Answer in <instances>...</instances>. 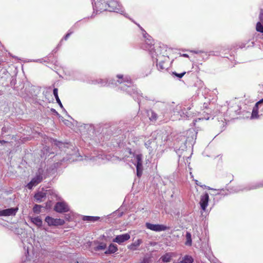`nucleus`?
<instances>
[{"label":"nucleus","instance_id":"nucleus-24","mask_svg":"<svg viewBox=\"0 0 263 263\" xmlns=\"http://www.w3.org/2000/svg\"><path fill=\"white\" fill-rule=\"evenodd\" d=\"M186 242L185 244L187 246H191L192 245V238L191 234L189 232H186Z\"/></svg>","mask_w":263,"mask_h":263},{"label":"nucleus","instance_id":"nucleus-12","mask_svg":"<svg viewBox=\"0 0 263 263\" xmlns=\"http://www.w3.org/2000/svg\"><path fill=\"white\" fill-rule=\"evenodd\" d=\"M261 187H263V181L252 183V184H250L249 186L245 188L244 190L249 191L251 190H255Z\"/></svg>","mask_w":263,"mask_h":263},{"label":"nucleus","instance_id":"nucleus-1","mask_svg":"<svg viewBox=\"0 0 263 263\" xmlns=\"http://www.w3.org/2000/svg\"><path fill=\"white\" fill-rule=\"evenodd\" d=\"M56 171L55 165H49V167L46 168V174H44L41 168L39 170V175H37L33 178L31 181L27 184V186L29 189H31L34 186L36 185L43 180V177L45 178L47 176L54 174Z\"/></svg>","mask_w":263,"mask_h":263},{"label":"nucleus","instance_id":"nucleus-11","mask_svg":"<svg viewBox=\"0 0 263 263\" xmlns=\"http://www.w3.org/2000/svg\"><path fill=\"white\" fill-rule=\"evenodd\" d=\"M195 183L196 184H197V185H199L201 187H205V188H207L209 190H213V191H217V192L216 193H215V194H214V195H226L227 193H226V191H224L223 189H221L220 190H216V189H213V188H211L209 186H207L205 185H202L201 184V183L200 182H199L198 180H195Z\"/></svg>","mask_w":263,"mask_h":263},{"label":"nucleus","instance_id":"nucleus-26","mask_svg":"<svg viewBox=\"0 0 263 263\" xmlns=\"http://www.w3.org/2000/svg\"><path fill=\"white\" fill-rule=\"evenodd\" d=\"M142 155L138 154L136 155L135 157V159L136 161L137 162V164H142Z\"/></svg>","mask_w":263,"mask_h":263},{"label":"nucleus","instance_id":"nucleus-21","mask_svg":"<svg viewBox=\"0 0 263 263\" xmlns=\"http://www.w3.org/2000/svg\"><path fill=\"white\" fill-rule=\"evenodd\" d=\"M53 92V95H54V96L55 98V99H56V101H57V103L59 104V105H60V106L61 108H63V105H62V103L61 102V100H60V98L59 97V96H58V88H54Z\"/></svg>","mask_w":263,"mask_h":263},{"label":"nucleus","instance_id":"nucleus-34","mask_svg":"<svg viewBox=\"0 0 263 263\" xmlns=\"http://www.w3.org/2000/svg\"><path fill=\"white\" fill-rule=\"evenodd\" d=\"M202 119L199 118H198V119H196L195 120H194V125H195L196 122H197V121H199Z\"/></svg>","mask_w":263,"mask_h":263},{"label":"nucleus","instance_id":"nucleus-16","mask_svg":"<svg viewBox=\"0 0 263 263\" xmlns=\"http://www.w3.org/2000/svg\"><path fill=\"white\" fill-rule=\"evenodd\" d=\"M117 77L119 79H122V80H118V83L120 84H121L123 82H127L128 84L132 83V80L129 77H126L124 78L122 74H118Z\"/></svg>","mask_w":263,"mask_h":263},{"label":"nucleus","instance_id":"nucleus-9","mask_svg":"<svg viewBox=\"0 0 263 263\" xmlns=\"http://www.w3.org/2000/svg\"><path fill=\"white\" fill-rule=\"evenodd\" d=\"M259 19V22H258L256 25V30L263 33V9L260 10Z\"/></svg>","mask_w":263,"mask_h":263},{"label":"nucleus","instance_id":"nucleus-29","mask_svg":"<svg viewBox=\"0 0 263 263\" xmlns=\"http://www.w3.org/2000/svg\"><path fill=\"white\" fill-rule=\"evenodd\" d=\"M186 73L185 72H183L182 73H178L176 72H173V74L176 76V77L179 78H181L183 77V76Z\"/></svg>","mask_w":263,"mask_h":263},{"label":"nucleus","instance_id":"nucleus-22","mask_svg":"<svg viewBox=\"0 0 263 263\" xmlns=\"http://www.w3.org/2000/svg\"><path fill=\"white\" fill-rule=\"evenodd\" d=\"M100 219L99 217L97 216H84L83 219L85 221H96Z\"/></svg>","mask_w":263,"mask_h":263},{"label":"nucleus","instance_id":"nucleus-31","mask_svg":"<svg viewBox=\"0 0 263 263\" xmlns=\"http://www.w3.org/2000/svg\"><path fill=\"white\" fill-rule=\"evenodd\" d=\"M141 263H149L147 258H144Z\"/></svg>","mask_w":263,"mask_h":263},{"label":"nucleus","instance_id":"nucleus-10","mask_svg":"<svg viewBox=\"0 0 263 263\" xmlns=\"http://www.w3.org/2000/svg\"><path fill=\"white\" fill-rule=\"evenodd\" d=\"M50 191H41L35 194L34 195V198L36 202H41L44 200L48 193H50Z\"/></svg>","mask_w":263,"mask_h":263},{"label":"nucleus","instance_id":"nucleus-4","mask_svg":"<svg viewBox=\"0 0 263 263\" xmlns=\"http://www.w3.org/2000/svg\"><path fill=\"white\" fill-rule=\"evenodd\" d=\"M45 221L50 226H62L64 223V221L63 219L60 218H53L50 216H47L45 218Z\"/></svg>","mask_w":263,"mask_h":263},{"label":"nucleus","instance_id":"nucleus-36","mask_svg":"<svg viewBox=\"0 0 263 263\" xmlns=\"http://www.w3.org/2000/svg\"><path fill=\"white\" fill-rule=\"evenodd\" d=\"M185 111H186V109L184 107L183 109H181V112L183 114H185Z\"/></svg>","mask_w":263,"mask_h":263},{"label":"nucleus","instance_id":"nucleus-5","mask_svg":"<svg viewBox=\"0 0 263 263\" xmlns=\"http://www.w3.org/2000/svg\"><path fill=\"white\" fill-rule=\"evenodd\" d=\"M54 210L59 213H64L69 210L67 204L64 202H58L54 206Z\"/></svg>","mask_w":263,"mask_h":263},{"label":"nucleus","instance_id":"nucleus-13","mask_svg":"<svg viewBox=\"0 0 263 263\" xmlns=\"http://www.w3.org/2000/svg\"><path fill=\"white\" fill-rule=\"evenodd\" d=\"M95 246L92 245L91 249L95 251H99L101 250H104L106 248V245L103 242L99 243L97 245V243H95Z\"/></svg>","mask_w":263,"mask_h":263},{"label":"nucleus","instance_id":"nucleus-8","mask_svg":"<svg viewBox=\"0 0 263 263\" xmlns=\"http://www.w3.org/2000/svg\"><path fill=\"white\" fill-rule=\"evenodd\" d=\"M130 238V235L128 233L123 234L122 235H119L113 239V241L117 242L119 244L128 240Z\"/></svg>","mask_w":263,"mask_h":263},{"label":"nucleus","instance_id":"nucleus-28","mask_svg":"<svg viewBox=\"0 0 263 263\" xmlns=\"http://www.w3.org/2000/svg\"><path fill=\"white\" fill-rule=\"evenodd\" d=\"M42 206L39 204H35L33 208V211L34 213H39L41 212V209Z\"/></svg>","mask_w":263,"mask_h":263},{"label":"nucleus","instance_id":"nucleus-27","mask_svg":"<svg viewBox=\"0 0 263 263\" xmlns=\"http://www.w3.org/2000/svg\"><path fill=\"white\" fill-rule=\"evenodd\" d=\"M137 167V176L138 177H140L142 174L143 171V165H136Z\"/></svg>","mask_w":263,"mask_h":263},{"label":"nucleus","instance_id":"nucleus-38","mask_svg":"<svg viewBox=\"0 0 263 263\" xmlns=\"http://www.w3.org/2000/svg\"><path fill=\"white\" fill-rule=\"evenodd\" d=\"M27 254H28V255L29 256V253L28 250H27Z\"/></svg>","mask_w":263,"mask_h":263},{"label":"nucleus","instance_id":"nucleus-6","mask_svg":"<svg viewBox=\"0 0 263 263\" xmlns=\"http://www.w3.org/2000/svg\"><path fill=\"white\" fill-rule=\"evenodd\" d=\"M18 211L17 208H11L7 209H5L0 211L1 216H9L15 215Z\"/></svg>","mask_w":263,"mask_h":263},{"label":"nucleus","instance_id":"nucleus-37","mask_svg":"<svg viewBox=\"0 0 263 263\" xmlns=\"http://www.w3.org/2000/svg\"><path fill=\"white\" fill-rule=\"evenodd\" d=\"M189 160H190L189 157H187V159H186L187 163H190V162H189V161H188Z\"/></svg>","mask_w":263,"mask_h":263},{"label":"nucleus","instance_id":"nucleus-35","mask_svg":"<svg viewBox=\"0 0 263 263\" xmlns=\"http://www.w3.org/2000/svg\"><path fill=\"white\" fill-rule=\"evenodd\" d=\"M180 56L185 57V58H189L188 54H187L186 53H183V54H180Z\"/></svg>","mask_w":263,"mask_h":263},{"label":"nucleus","instance_id":"nucleus-25","mask_svg":"<svg viewBox=\"0 0 263 263\" xmlns=\"http://www.w3.org/2000/svg\"><path fill=\"white\" fill-rule=\"evenodd\" d=\"M193 259L190 256H185L181 261L182 263H192Z\"/></svg>","mask_w":263,"mask_h":263},{"label":"nucleus","instance_id":"nucleus-18","mask_svg":"<svg viewBox=\"0 0 263 263\" xmlns=\"http://www.w3.org/2000/svg\"><path fill=\"white\" fill-rule=\"evenodd\" d=\"M31 221L38 227H40L42 225L43 221L39 217H31Z\"/></svg>","mask_w":263,"mask_h":263},{"label":"nucleus","instance_id":"nucleus-39","mask_svg":"<svg viewBox=\"0 0 263 263\" xmlns=\"http://www.w3.org/2000/svg\"><path fill=\"white\" fill-rule=\"evenodd\" d=\"M187 109H191V108H190V107H188Z\"/></svg>","mask_w":263,"mask_h":263},{"label":"nucleus","instance_id":"nucleus-7","mask_svg":"<svg viewBox=\"0 0 263 263\" xmlns=\"http://www.w3.org/2000/svg\"><path fill=\"white\" fill-rule=\"evenodd\" d=\"M209 200V194L207 193H205L203 195L201 196L199 203L201 208L203 211L205 210L206 208L208 205Z\"/></svg>","mask_w":263,"mask_h":263},{"label":"nucleus","instance_id":"nucleus-2","mask_svg":"<svg viewBox=\"0 0 263 263\" xmlns=\"http://www.w3.org/2000/svg\"><path fill=\"white\" fill-rule=\"evenodd\" d=\"M117 6L116 0H100L97 4V7L101 11H113Z\"/></svg>","mask_w":263,"mask_h":263},{"label":"nucleus","instance_id":"nucleus-30","mask_svg":"<svg viewBox=\"0 0 263 263\" xmlns=\"http://www.w3.org/2000/svg\"><path fill=\"white\" fill-rule=\"evenodd\" d=\"M72 33V32H69L67 33L65 36L63 37V39L65 41H66L68 37L70 36V35Z\"/></svg>","mask_w":263,"mask_h":263},{"label":"nucleus","instance_id":"nucleus-15","mask_svg":"<svg viewBox=\"0 0 263 263\" xmlns=\"http://www.w3.org/2000/svg\"><path fill=\"white\" fill-rule=\"evenodd\" d=\"M152 73V69L150 67L144 68L142 70L141 73V77L145 78L149 76Z\"/></svg>","mask_w":263,"mask_h":263},{"label":"nucleus","instance_id":"nucleus-40","mask_svg":"<svg viewBox=\"0 0 263 263\" xmlns=\"http://www.w3.org/2000/svg\"><path fill=\"white\" fill-rule=\"evenodd\" d=\"M261 38L263 39V35H262V37Z\"/></svg>","mask_w":263,"mask_h":263},{"label":"nucleus","instance_id":"nucleus-19","mask_svg":"<svg viewBox=\"0 0 263 263\" xmlns=\"http://www.w3.org/2000/svg\"><path fill=\"white\" fill-rule=\"evenodd\" d=\"M118 250L117 247L116 245L110 244L108 247V249L105 252L106 254L115 253Z\"/></svg>","mask_w":263,"mask_h":263},{"label":"nucleus","instance_id":"nucleus-32","mask_svg":"<svg viewBox=\"0 0 263 263\" xmlns=\"http://www.w3.org/2000/svg\"><path fill=\"white\" fill-rule=\"evenodd\" d=\"M151 119H154V120H156L157 119V115L155 114H153V115L152 116L151 118H150Z\"/></svg>","mask_w":263,"mask_h":263},{"label":"nucleus","instance_id":"nucleus-17","mask_svg":"<svg viewBox=\"0 0 263 263\" xmlns=\"http://www.w3.org/2000/svg\"><path fill=\"white\" fill-rule=\"evenodd\" d=\"M172 257V253H167L161 256L160 259H161L163 262H169L171 261Z\"/></svg>","mask_w":263,"mask_h":263},{"label":"nucleus","instance_id":"nucleus-33","mask_svg":"<svg viewBox=\"0 0 263 263\" xmlns=\"http://www.w3.org/2000/svg\"><path fill=\"white\" fill-rule=\"evenodd\" d=\"M262 103H263V98L262 99H261L260 100H259V101H258L256 104L257 105H259L260 104H261Z\"/></svg>","mask_w":263,"mask_h":263},{"label":"nucleus","instance_id":"nucleus-3","mask_svg":"<svg viewBox=\"0 0 263 263\" xmlns=\"http://www.w3.org/2000/svg\"><path fill=\"white\" fill-rule=\"evenodd\" d=\"M146 227L147 229L155 232L163 231L168 229V228L164 225L152 224L148 222L146 223Z\"/></svg>","mask_w":263,"mask_h":263},{"label":"nucleus","instance_id":"nucleus-23","mask_svg":"<svg viewBox=\"0 0 263 263\" xmlns=\"http://www.w3.org/2000/svg\"><path fill=\"white\" fill-rule=\"evenodd\" d=\"M258 105L255 104V106L253 108L252 112L251 118H257L258 117Z\"/></svg>","mask_w":263,"mask_h":263},{"label":"nucleus","instance_id":"nucleus-14","mask_svg":"<svg viewBox=\"0 0 263 263\" xmlns=\"http://www.w3.org/2000/svg\"><path fill=\"white\" fill-rule=\"evenodd\" d=\"M142 243V240L139 239L128 246V248L131 250L135 251Z\"/></svg>","mask_w":263,"mask_h":263},{"label":"nucleus","instance_id":"nucleus-20","mask_svg":"<svg viewBox=\"0 0 263 263\" xmlns=\"http://www.w3.org/2000/svg\"><path fill=\"white\" fill-rule=\"evenodd\" d=\"M157 66L159 70H164L167 69L168 64L164 61H160L157 64Z\"/></svg>","mask_w":263,"mask_h":263}]
</instances>
